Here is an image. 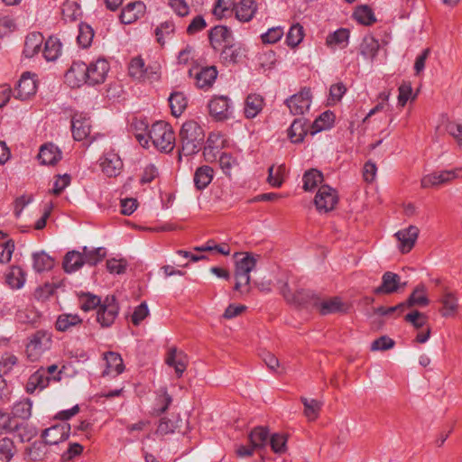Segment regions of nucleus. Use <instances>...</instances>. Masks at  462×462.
Masks as SVG:
<instances>
[{
	"label": "nucleus",
	"mask_w": 462,
	"mask_h": 462,
	"mask_svg": "<svg viewBox=\"0 0 462 462\" xmlns=\"http://www.w3.org/2000/svg\"><path fill=\"white\" fill-rule=\"evenodd\" d=\"M354 15L356 20L364 25H371L376 21L373 10L367 5H361L356 8Z\"/></svg>",
	"instance_id": "nucleus-54"
},
{
	"label": "nucleus",
	"mask_w": 462,
	"mask_h": 462,
	"mask_svg": "<svg viewBox=\"0 0 462 462\" xmlns=\"http://www.w3.org/2000/svg\"><path fill=\"white\" fill-rule=\"evenodd\" d=\"M172 402L171 396L168 393L165 388L160 390V394L157 396V408L153 409V414L159 416L164 413Z\"/></svg>",
	"instance_id": "nucleus-57"
},
{
	"label": "nucleus",
	"mask_w": 462,
	"mask_h": 462,
	"mask_svg": "<svg viewBox=\"0 0 462 462\" xmlns=\"http://www.w3.org/2000/svg\"><path fill=\"white\" fill-rule=\"evenodd\" d=\"M101 303L102 301L99 297L89 292L82 293L79 297V308L85 312L95 310L97 307L99 308Z\"/></svg>",
	"instance_id": "nucleus-53"
},
{
	"label": "nucleus",
	"mask_w": 462,
	"mask_h": 462,
	"mask_svg": "<svg viewBox=\"0 0 462 462\" xmlns=\"http://www.w3.org/2000/svg\"><path fill=\"white\" fill-rule=\"evenodd\" d=\"M269 437V431L264 427H255L249 434L251 445L256 449L264 448Z\"/></svg>",
	"instance_id": "nucleus-45"
},
{
	"label": "nucleus",
	"mask_w": 462,
	"mask_h": 462,
	"mask_svg": "<svg viewBox=\"0 0 462 462\" xmlns=\"http://www.w3.org/2000/svg\"><path fill=\"white\" fill-rule=\"evenodd\" d=\"M50 445L43 440L34 441L27 449V456L30 460L42 462L49 459Z\"/></svg>",
	"instance_id": "nucleus-32"
},
{
	"label": "nucleus",
	"mask_w": 462,
	"mask_h": 462,
	"mask_svg": "<svg viewBox=\"0 0 462 462\" xmlns=\"http://www.w3.org/2000/svg\"><path fill=\"white\" fill-rule=\"evenodd\" d=\"M165 363L174 368L177 376L180 378L182 376L188 365L187 356L180 351L178 352L175 347L169 350L165 359Z\"/></svg>",
	"instance_id": "nucleus-26"
},
{
	"label": "nucleus",
	"mask_w": 462,
	"mask_h": 462,
	"mask_svg": "<svg viewBox=\"0 0 462 462\" xmlns=\"http://www.w3.org/2000/svg\"><path fill=\"white\" fill-rule=\"evenodd\" d=\"M109 64L105 59H97L96 61L88 65V85H97L105 81Z\"/></svg>",
	"instance_id": "nucleus-18"
},
{
	"label": "nucleus",
	"mask_w": 462,
	"mask_h": 462,
	"mask_svg": "<svg viewBox=\"0 0 462 462\" xmlns=\"http://www.w3.org/2000/svg\"><path fill=\"white\" fill-rule=\"evenodd\" d=\"M129 75L136 79H142L145 77L147 69H145L144 61L140 57L132 59L129 64Z\"/></svg>",
	"instance_id": "nucleus-55"
},
{
	"label": "nucleus",
	"mask_w": 462,
	"mask_h": 462,
	"mask_svg": "<svg viewBox=\"0 0 462 462\" xmlns=\"http://www.w3.org/2000/svg\"><path fill=\"white\" fill-rule=\"evenodd\" d=\"M32 401L28 398H25L14 404L12 413L14 417L27 420L32 415Z\"/></svg>",
	"instance_id": "nucleus-50"
},
{
	"label": "nucleus",
	"mask_w": 462,
	"mask_h": 462,
	"mask_svg": "<svg viewBox=\"0 0 462 462\" xmlns=\"http://www.w3.org/2000/svg\"><path fill=\"white\" fill-rule=\"evenodd\" d=\"M285 104L292 115H303L310 109L311 104L310 89L307 88H302L299 93L286 99Z\"/></svg>",
	"instance_id": "nucleus-10"
},
{
	"label": "nucleus",
	"mask_w": 462,
	"mask_h": 462,
	"mask_svg": "<svg viewBox=\"0 0 462 462\" xmlns=\"http://www.w3.org/2000/svg\"><path fill=\"white\" fill-rule=\"evenodd\" d=\"M264 105L263 97L258 94H249L245 101L244 113L246 118H254Z\"/></svg>",
	"instance_id": "nucleus-34"
},
{
	"label": "nucleus",
	"mask_w": 462,
	"mask_h": 462,
	"mask_svg": "<svg viewBox=\"0 0 462 462\" xmlns=\"http://www.w3.org/2000/svg\"><path fill=\"white\" fill-rule=\"evenodd\" d=\"M145 5L141 1L127 4L120 14V20L125 24H130L141 18L145 13Z\"/></svg>",
	"instance_id": "nucleus-23"
},
{
	"label": "nucleus",
	"mask_w": 462,
	"mask_h": 462,
	"mask_svg": "<svg viewBox=\"0 0 462 462\" xmlns=\"http://www.w3.org/2000/svg\"><path fill=\"white\" fill-rule=\"evenodd\" d=\"M61 51L60 41L57 37L50 36L45 42L42 54L46 60L54 61L60 56Z\"/></svg>",
	"instance_id": "nucleus-38"
},
{
	"label": "nucleus",
	"mask_w": 462,
	"mask_h": 462,
	"mask_svg": "<svg viewBox=\"0 0 462 462\" xmlns=\"http://www.w3.org/2000/svg\"><path fill=\"white\" fill-rule=\"evenodd\" d=\"M38 159L43 165H54L61 159V152L53 143H45L40 148Z\"/></svg>",
	"instance_id": "nucleus-29"
},
{
	"label": "nucleus",
	"mask_w": 462,
	"mask_h": 462,
	"mask_svg": "<svg viewBox=\"0 0 462 462\" xmlns=\"http://www.w3.org/2000/svg\"><path fill=\"white\" fill-rule=\"evenodd\" d=\"M32 259H33V269L37 273L49 271L54 265V260L50 255H48L47 254H45L43 252L33 254Z\"/></svg>",
	"instance_id": "nucleus-49"
},
{
	"label": "nucleus",
	"mask_w": 462,
	"mask_h": 462,
	"mask_svg": "<svg viewBox=\"0 0 462 462\" xmlns=\"http://www.w3.org/2000/svg\"><path fill=\"white\" fill-rule=\"evenodd\" d=\"M175 26L173 22L171 21H166L164 23H162L158 27L155 29V35L157 42L161 43L162 45L164 44V36L170 35L174 32Z\"/></svg>",
	"instance_id": "nucleus-61"
},
{
	"label": "nucleus",
	"mask_w": 462,
	"mask_h": 462,
	"mask_svg": "<svg viewBox=\"0 0 462 462\" xmlns=\"http://www.w3.org/2000/svg\"><path fill=\"white\" fill-rule=\"evenodd\" d=\"M335 122V115L333 112L328 110L323 112L312 124L311 134L320 131L329 129L333 126Z\"/></svg>",
	"instance_id": "nucleus-43"
},
{
	"label": "nucleus",
	"mask_w": 462,
	"mask_h": 462,
	"mask_svg": "<svg viewBox=\"0 0 462 462\" xmlns=\"http://www.w3.org/2000/svg\"><path fill=\"white\" fill-rule=\"evenodd\" d=\"M85 263L83 254L77 251L68 252L63 259V269L66 273L78 271Z\"/></svg>",
	"instance_id": "nucleus-40"
},
{
	"label": "nucleus",
	"mask_w": 462,
	"mask_h": 462,
	"mask_svg": "<svg viewBox=\"0 0 462 462\" xmlns=\"http://www.w3.org/2000/svg\"><path fill=\"white\" fill-rule=\"evenodd\" d=\"M52 345V335L46 330H37L28 337L25 356L30 362L38 361Z\"/></svg>",
	"instance_id": "nucleus-5"
},
{
	"label": "nucleus",
	"mask_w": 462,
	"mask_h": 462,
	"mask_svg": "<svg viewBox=\"0 0 462 462\" xmlns=\"http://www.w3.org/2000/svg\"><path fill=\"white\" fill-rule=\"evenodd\" d=\"M19 359L15 355L6 352L1 356L0 371H2L4 374H7L17 365Z\"/></svg>",
	"instance_id": "nucleus-59"
},
{
	"label": "nucleus",
	"mask_w": 462,
	"mask_h": 462,
	"mask_svg": "<svg viewBox=\"0 0 462 462\" xmlns=\"http://www.w3.org/2000/svg\"><path fill=\"white\" fill-rule=\"evenodd\" d=\"M404 320L411 323L416 329L424 328L427 325V316L419 310H413L405 315Z\"/></svg>",
	"instance_id": "nucleus-58"
},
{
	"label": "nucleus",
	"mask_w": 462,
	"mask_h": 462,
	"mask_svg": "<svg viewBox=\"0 0 462 462\" xmlns=\"http://www.w3.org/2000/svg\"><path fill=\"white\" fill-rule=\"evenodd\" d=\"M43 36L41 32H31L29 33L24 42L23 54L26 58H32L37 54L43 42Z\"/></svg>",
	"instance_id": "nucleus-35"
},
{
	"label": "nucleus",
	"mask_w": 462,
	"mask_h": 462,
	"mask_svg": "<svg viewBox=\"0 0 462 462\" xmlns=\"http://www.w3.org/2000/svg\"><path fill=\"white\" fill-rule=\"evenodd\" d=\"M304 29L300 23L292 24L286 35V43L291 48L298 46L304 38Z\"/></svg>",
	"instance_id": "nucleus-51"
},
{
	"label": "nucleus",
	"mask_w": 462,
	"mask_h": 462,
	"mask_svg": "<svg viewBox=\"0 0 462 462\" xmlns=\"http://www.w3.org/2000/svg\"><path fill=\"white\" fill-rule=\"evenodd\" d=\"M100 166L102 171L108 177H116L120 173L123 167L122 160L114 152H107L101 158Z\"/></svg>",
	"instance_id": "nucleus-20"
},
{
	"label": "nucleus",
	"mask_w": 462,
	"mask_h": 462,
	"mask_svg": "<svg viewBox=\"0 0 462 462\" xmlns=\"http://www.w3.org/2000/svg\"><path fill=\"white\" fill-rule=\"evenodd\" d=\"M208 110L218 121L226 120L232 115L230 100L226 96L214 97L208 103Z\"/></svg>",
	"instance_id": "nucleus-12"
},
{
	"label": "nucleus",
	"mask_w": 462,
	"mask_h": 462,
	"mask_svg": "<svg viewBox=\"0 0 462 462\" xmlns=\"http://www.w3.org/2000/svg\"><path fill=\"white\" fill-rule=\"evenodd\" d=\"M136 139L140 144L149 147L151 141L152 145L161 152H170L175 146V134L170 124L164 121H157L148 130L147 137L143 134H137Z\"/></svg>",
	"instance_id": "nucleus-1"
},
{
	"label": "nucleus",
	"mask_w": 462,
	"mask_h": 462,
	"mask_svg": "<svg viewBox=\"0 0 462 462\" xmlns=\"http://www.w3.org/2000/svg\"><path fill=\"white\" fill-rule=\"evenodd\" d=\"M309 300L310 301L306 305L317 309L321 315L346 312L345 304L338 297L321 300L317 294L311 291Z\"/></svg>",
	"instance_id": "nucleus-7"
},
{
	"label": "nucleus",
	"mask_w": 462,
	"mask_h": 462,
	"mask_svg": "<svg viewBox=\"0 0 462 462\" xmlns=\"http://www.w3.org/2000/svg\"><path fill=\"white\" fill-rule=\"evenodd\" d=\"M88 65L82 61H73L66 73V80L72 88L79 87L83 83L88 84Z\"/></svg>",
	"instance_id": "nucleus-14"
},
{
	"label": "nucleus",
	"mask_w": 462,
	"mask_h": 462,
	"mask_svg": "<svg viewBox=\"0 0 462 462\" xmlns=\"http://www.w3.org/2000/svg\"><path fill=\"white\" fill-rule=\"evenodd\" d=\"M350 31L346 28H339L328 34L326 46L329 49H345L349 43Z\"/></svg>",
	"instance_id": "nucleus-27"
},
{
	"label": "nucleus",
	"mask_w": 462,
	"mask_h": 462,
	"mask_svg": "<svg viewBox=\"0 0 462 462\" xmlns=\"http://www.w3.org/2000/svg\"><path fill=\"white\" fill-rule=\"evenodd\" d=\"M214 171L210 166L199 167L194 173V184L199 190L207 188L213 180Z\"/></svg>",
	"instance_id": "nucleus-37"
},
{
	"label": "nucleus",
	"mask_w": 462,
	"mask_h": 462,
	"mask_svg": "<svg viewBox=\"0 0 462 462\" xmlns=\"http://www.w3.org/2000/svg\"><path fill=\"white\" fill-rule=\"evenodd\" d=\"M36 91L35 79L31 77L29 72H24L14 90V96L17 99L26 100L35 95Z\"/></svg>",
	"instance_id": "nucleus-16"
},
{
	"label": "nucleus",
	"mask_w": 462,
	"mask_h": 462,
	"mask_svg": "<svg viewBox=\"0 0 462 462\" xmlns=\"http://www.w3.org/2000/svg\"><path fill=\"white\" fill-rule=\"evenodd\" d=\"M300 401L304 405V415L309 420H315L319 415L322 403L316 399L306 397H300Z\"/></svg>",
	"instance_id": "nucleus-48"
},
{
	"label": "nucleus",
	"mask_w": 462,
	"mask_h": 462,
	"mask_svg": "<svg viewBox=\"0 0 462 462\" xmlns=\"http://www.w3.org/2000/svg\"><path fill=\"white\" fill-rule=\"evenodd\" d=\"M284 32L280 26L270 28L266 32L261 35L263 43H275L281 40Z\"/></svg>",
	"instance_id": "nucleus-62"
},
{
	"label": "nucleus",
	"mask_w": 462,
	"mask_h": 462,
	"mask_svg": "<svg viewBox=\"0 0 462 462\" xmlns=\"http://www.w3.org/2000/svg\"><path fill=\"white\" fill-rule=\"evenodd\" d=\"M14 429L19 431L22 441L30 440L37 433L35 429L28 430L27 426L13 425L10 415L0 411V430L8 431Z\"/></svg>",
	"instance_id": "nucleus-22"
},
{
	"label": "nucleus",
	"mask_w": 462,
	"mask_h": 462,
	"mask_svg": "<svg viewBox=\"0 0 462 462\" xmlns=\"http://www.w3.org/2000/svg\"><path fill=\"white\" fill-rule=\"evenodd\" d=\"M380 43L373 35H365L358 47L359 54L365 59L373 63L379 52Z\"/></svg>",
	"instance_id": "nucleus-21"
},
{
	"label": "nucleus",
	"mask_w": 462,
	"mask_h": 462,
	"mask_svg": "<svg viewBox=\"0 0 462 462\" xmlns=\"http://www.w3.org/2000/svg\"><path fill=\"white\" fill-rule=\"evenodd\" d=\"M308 121L303 118H296L288 129V137L293 143H300L303 142L308 134Z\"/></svg>",
	"instance_id": "nucleus-31"
},
{
	"label": "nucleus",
	"mask_w": 462,
	"mask_h": 462,
	"mask_svg": "<svg viewBox=\"0 0 462 462\" xmlns=\"http://www.w3.org/2000/svg\"><path fill=\"white\" fill-rule=\"evenodd\" d=\"M71 132L75 141L87 139L91 132L90 118L81 113H76L71 118Z\"/></svg>",
	"instance_id": "nucleus-13"
},
{
	"label": "nucleus",
	"mask_w": 462,
	"mask_h": 462,
	"mask_svg": "<svg viewBox=\"0 0 462 462\" xmlns=\"http://www.w3.org/2000/svg\"><path fill=\"white\" fill-rule=\"evenodd\" d=\"M439 302L442 304L441 315L443 317H449L457 312L458 308L457 298L454 292L449 291L447 288H444Z\"/></svg>",
	"instance_id": "nucleus-36"
},
{
	"label": "nucleus",
	"mask_w": 462,
	"mask_h": 462,
	"mask_svg": "<svg viewBox=\"0 0 462 462\" xmlns=\"http://www.w3.org/2000/svg\"><path fill=\"white\" fill-rule=\"evenodd\" d=\"M404 303L405 308L412 306H427L429 304V299L426 296L425 285L419 284Z\"/></svg>",
	"instance_id": "nucleus-41"
},
{
	"label": "nucleus",
	"mask_w": 462,
	"mask_h": 462,
	"mask_svg": "<svg viewBox=\"0 0 462 462\" xmlns=\"http://www.w3.org/2000/svg\"><path fill=\"white\" fill-rule=\"evenodd\" d=\"M70 425L67 422L53 425L42 432V439L50 446L58 445L69 437Z\"/></svg>",
	"instance_id": "nucleus-11"
},
{
	"label": "nucleus",
	"mask_w": 462,
	"mask_h": 462,
	"mask_svg": "<svg viewBox=\"0 0 462 462\" xmlns=\"http://www.w3.org/2000/svg\"><path fill=\"white\" fill-rule=\"evenodd\" d=\"M419 228L415 226H410L407 228L399 230L395 236L400 242V250L402 254L409 253L414 246L419 236Z\"/></svg>",
	"instance_id": "nucleus-19"
},
{
	"label": "nucleus",
	"mask_w": 462,
	"mask_h": 462,
	"mask_svg": "<svg viewBox=\"0 0 462 462\" xmlns=\"http://www.w3.org/2000/svg\"><path fill=\"white\" fill-rule=\"evenodd\" d=\"M241 254L243 257L236 262V284L234 290L244 294L250 291V273L255 268L257 259L249 253Z\"/></svg>",
	"instance_id": "nucleus-4"
},
{
	"label": "nucleus",
	"mask_w": 462,
	"mask_h": 462,
	"mask_svg": "<svg viewBox=\"0 0 462 462\" xmlns=\"http://www.w3.org/2000/svg\"><path fill=\"white\" fill-rule=\"evenodd\" d=\"M287 439L285 435L275 433L270 439L272 450L276 454H282L287 450Z\"/></svg>",
	"instance_id": "nucleus-60"
},
{
	"label": "nucleus",
	"mask_w": 462,
	"mask_h": 462,
	"mask_svg": "<svg viewBox=\"0 0 462 462\" xmlns=\"http://www.w3.org/2000/svg\"><path fill=\"white\" fill-rule=\"evenodd\" d=\"M338 203L337 191L328 185L319 187L315 199L314 204L319 212H329L335 208Z\"/></svg>",
	"instance_id": "nucleus-8"
},
{
	"label": "nucleus",
	"mask_w": 462,
	"mask_h": 462,
	"mask_svg": "<svg viewBox=\"0 0 462 462\" xmlns=\"http://www.w3.org/2000/svg\"><path fill=\"white\" fill-rule=\"evenodd\" d=\"M7 284L13 289H20L25 282V273L19 266H13L5 277Z\"/></svg>",
	"instance_id": "nucleus-46"
},
{
	"label": "nucleus",
	"mask_w": 462,
	"mask_h": 462,
	"mask_svg": "<svg viewBox=\"0 0 462 462\" xmlns=\"http://www.w3.org/2000/svg\"><path fill=\"white\" fill-rule=\"evenodd\" d=\"M323 174L317 169H310L302 176L303 189L305 191H312L323 181Z\"/></svg>",
	"instance_id": "nucleus-42"
},
{
	"label": "nucleus",
	"mask_w": 462,
	"mask_h": 462,
	"mask_svg": "<svg viewBox=\"0 0 462 462\" xmlns=\"http://www.w3.org/2000/svg\"><path fill=\"white\" fill-rule=\"evenodd\" d=\"M94 31L88 24H80L79 27V34L77 36L78 43L83 47H88L93 40Z\"/></svg>",
	"instance_id": "nucleus-56"
},
{
	"label": "nucleus",
	"mask_w": 462,
	"mask_h": 462,
	"mask_svg": "<svg viewBox=\"0 0 462 462\" xmlns=\"http://www.w3.org/2000/svg\"><path fill=\"white\" fill-rule=\"evenodd\" d=\"M171 114L174 116H180L187 107V98L180 92L172 93L169 97Z\"/></svg>",
	"instance_id": "nucleus-47"
},
{
	"label": "nucleus",
	"mask_w": 462,
	"mask_h": 462,
	"mask_svg": "<svg viewBox=\"0 0 462 462\" xmlns=\"http://www.w3.org/2000/svg\"><path fill=\"white\" fill-rule=\"evenodd\" d=\"M395 345L393 339L390 338L387 336H382L373 341L371 345L372 351H385L393 348Z\"/></svg>",
	"instance_id": "nucleus-63"
},
{
	"label": "nucleus",
	"mask_w": 462,
	"mask_h": 462,
	"mask_svg": "<svg viewBox=\"0 0 462 462\" xmlns=\"http://www.w3.org/2000/svg\"><path fill=\"white\" fill-rule=\"evenodd\" d=\"M81 254H83L85 263L89 265H96L106 257V252L104 247L88 250L87 246H84L83 253Z\"/></svg>",
	"instance_id": "nucleus-52"
},
{
	"label": "nucleus",
	"mask_w": 462,
	"mask_h": 462,
	"mask_svg": "<svg viewBox=\"0 0 462 462\" xmlns=\"http://www.w3.org/2000/svg\"><path fill=\"white\" fill-rule=\"evenodd\" d=\"M104 359L106 360V369L102 373L103 376L112 374H114V376H116L124 372L125 365L118 353L109 351L105 354Z\"/></svg>",
	"instance_id": "nucleus-28"
},
{
	"label": "nucleus",
	"mask_w": 462,
	"mask_h": 462,
	"mask_svg": "<svg viewBox=\"0 0 462 462\" xmlns=\"http://www.w3.org/2000/svg\"><path fill=\"white\" fill-rule=\"evenodd\" d=\"M82 324V319L77 314H60L55 323L58 331L66 332Z\"/></svg>",
	"instance_id": "nucleus-39"
},
{
	"label": "nucleus",
	"mask_w": 462,
	"mask_h": 462,
	"mask_svg": "<svg viewBox=\"0 0 462 462\" xmlns=\"http://www.w3.org/2000/svg\"><path fill=\"white\" fill-rule=\"evenodd\" d=\"M189 76L194 78L198 88L208 89L213 86L217 77V70L215 66L204 67L196 72L191 69L189 70Z\"/></svg>",
	"instance_id": "nucleus-15"
},
{
	"label": "nucleus",
	"mask_w": 462,
	"mask_h": 462,
	"mask_svg": "<svg viewBox=\"0 0 462 462\" xmlns=\"http://www.w3.org/2000/svg\"><path fill=\"white\" fill-rule=\"evenodd\" d=\"M401 284V278L397 273L385 272L382 277V284L374 290V293L392 294L398 291Z\"/></svg>",
	"instance_id": "nucleus-25"
},
{
	"label": "nucleus",
	"mask_w": 462,
	"mask_h": 462,
	"mask_svg": "<svg viewBox=\"0 0 462 462\" xmlns=\"http://www.w3.org/2000/svg\"><path fill=\"white\" fill-rule=\"evenodd\" d=\"M119 311L115 296H106L97 312V321L102 328L110 327L116 320Z\"/></svg>",
	"instance_id": "nucleus-9"
},
{
	"label": "nucleus",
	"mask_w": 462,
	"mask_h": 462,
	"mask_svg": "<svg viewBox=\"0 0 462 462\" xmlns=\"http://www.w3.org/2000/svg\"><path fill=\"white\" fill-rule=\"evenodd\" d=\"M448 133L454 137L458 147L462 149V124L448 122L446 125Z\"/></svg>",
	"instance_id": "nucleus-64"
},
{
	"label": "nucleus",
	"mask_w": 462,
	"mask_h": 462,
	"mask_svg": "<svg viewBox=\"0 0 462 462\" xmlns=\"http://www.w3.org/2000/svg\"><path fill=\"white\" fill-rule=\"evenodd\" d=\"M257 11L254 0H240L236 5V17L241 22L251 21Z\"/></svg>",
	"instance_id": "nucleus-33"
},
{
	"label": "nucleus",
	"mask_w": 462,
	"mask_h": 462,
	"mask_svg": "<svg viewBox=\"0 0 462 462\" xmlns=\"http://www.w3.org/2000/svg\"><path fill=\"white\" fill-rule=\"evenodd\" d=\"M50 383V377L46 375L43 368H41L30 375L25 385L28 393H33L36 390L45 389Z\"/></svg>",
	"instance_id": "nucleus-30"
},
{
	"label": "nucleus",
	"mask_w": 462,
	"mask_h": 462,
	"mask_svg": "<svg viewBox=\"0 0 462 462\" xmlns=\"http://www.w3.org/2000/svg\"><path fill=\"white\" fill-rule=\"evenodd\" d=\"M209 42L215 51H220L225 45L234 41L232 32L224 25H217L209 31Z\"/></svg>",
	"instance_id": "nucleus-17"
},
{
	"label": "nucleus",
	"mask_w": 462,
	"mask_h": 462,
	"mask_svg": "<svg viewBox=\"0 0 462 462\" xmlns=\"http://www.w3.org/2000/svg\"><path fill=\"white\" fill-rule=\"evenodd\" d=\"M286 167L284 164H281L277 167L272 165L268 169L267 181L271 186L280 188L284 181Z\"/></svg>",
	"instance_id": "nucleus-44"
},
{
	"label": "nucleus",
	"mask_w": 462,
	"mask_h": 462,
	"mask_svg": "<svg viewBox=\"0 0 462 462\" xmlns=\"http://www.w3.org/2000/svg\"><path fill=\"white\" fill-rule=\"evenodd\" d=\"M298 278L291 273H285L283 279H280V291L285 300L291 304L306 305L309 303L310 291L299 288Z\"/></svg>",
	"instance_id": "nucleus-3"
},
{
	"label": "nucleus",
	"mask_w": 462,
	"mask_h": 462,
	"mask_svg": "<svg viewBox=\"0 0 462 462\" xmlns=\"http://www.w3.org/2000/svg\"><path fill=\"white\" fill-rule=\"evenodd\" d=\"M205 134L202 127L195 121L185 122L180 131L181 150L180 156L197 153L204 142Z\"/></svg>",
	"instance_id": "nucleus-2"
},
{
	"label": "nucleus",
	"mask_w": 462,
	"mask_h": 462,
	"mask_svg": "<svg viewBox=\"0 0 462 462\" xmlns=\"http://www.w3.org/2000/svg\"><path fill=\"white\" fill-rule=\"evenodd\" d=\"M220 51V59L224 64H236L245 55V49L234 41L225 45Z\"/></svg>",
	"instance_id": "nucleus-24"
},
{
	"label": "nucleus",
	"mask_w": 462,
	"mask_h": 462,
	"mask_svg": "<svg viewBox=\"0 0 462 462\" xmlns=\"http://www.w3.org/2000/svg\"><path fill=\"white\" fill-rule=\"evenodd\" d=\"M457 178H462V168H456L449 171H434L425 175L420 180L423 189L437 187L447 184Z\"/></svg>",
	"instance_id": "nucleus-6"
}]
</instances>
